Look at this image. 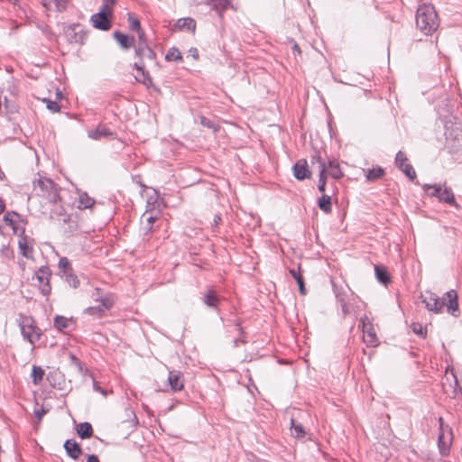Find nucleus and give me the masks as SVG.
I'll list each match as a JSON object with an SVG mask.
<instances>
[{"instance_id":"obj_1","label":"nucleus","mask_w":462,"mask_h":462,"mask_svg":"<svg viewBox=\"0 0 462 462\" xmlns=\"http://www.w3.org/2000/svg\"><path fill=\"white\" fill-rule=\"evenodd\" d=\"M422 302L430 311L439 312L444 306H447V310L454 317L459 315V309L457 304V294L456 291L450 290L446 292L443 298H439L437 294L431 291H425L420 296Z\"/></svg>"},{"instance_id":"obj_2","label":"nucleus","mask_w":462,"mask_h":462,"mask_svg":"<svg viewBox=\"0 0 462 462\" xmlns=\"http://www.w3.org/2000/svg\"><path fill=\"white\" fill-rule=\"evenodd\" d=\"M416 25L425 35L431 34L438 29L439 21L433 5L425 4L419 6L416 14Z\"/></svg>"},{"instance_id":"obj_3","label":"nucleus","mask_w":462,"mask_h":462,"mask_svg":"<svg viewBox=\"0 0 462 462\" xmlns=\"http://www.w3.org/2000/svg\"><path fill=\"white\" fill-rule=\"evenodd\" d=\"M332 284L334 293L340 303L345 317L359 310L358 303L361 300L347 285L338 286L334 282Z\"/></svg>"},{"instance_id":"obj_4","label":"nucleus","mask_w":462,"mask_h":462,"mask_svg":"<svg viewBox=\"0 0 462 462\" xmlns=\"http://www.w3.org/2000/svg\"><path fill=\"white\" fill-rule=\"evenodd\" d=\"M33 192L50 204L56 205L60 201L59 189L49 178L38 175V178L33 180Z\"/></svg>"},{"instance_id":"obj_5","label":"nucleus","mask_w":462,"mask_h":462,"mask_svg":"<svg viewBox=\"0 0 462 462\" xmlns=\"http://www.w3.org/2000/svg\"><path fill=\"white\" fill-rule=\"evenodd\" d=\"M439 433L438 437V447L442 456H447L449 453L450 446L453 440L452 430L448 425L444 423L441 417L439 418Z\"/></svg>"},{"instance_id":"obj_6","label":"nucleus","mask_w":462,"mask_h":462,"mask_svg":"<svg viewBox=\"0 0 462 462\" xmlns=\"http://www.w3.org/2000/svg\"><path fill=\"white\" fill-rule=\"evenodd\" d=\"M395 164L410 180L415 179L416 172L413 167L408 163V158L402 151H399L396 154Z\"/></svg>"},{"instance_id":"obj_7","label":"nucleus","mask_w":462,"mask_h":462,"mask_svg":"<svg viewBox=\"0 0 462 462\" xmlns=\"http://www.w3.org/2000/svg\"><path fill=\"white\" fill-rule=\"evenodd\" d=\"M35 278L39 282L41 291L43 295L51 293L50 278L51 272L48 267H42L35 273Z\"/></svg>"},{"instance_id":"obj_8","label":"nucleus","mask_w":462,"mask_h":462,"mask_svg":"<svg viewBox=\"0 0 462 462\" xmlns=\"http://www.w3.org/2000/svg\"><path fill=\"white\" fill-rule=\"evenodd\" d=\"M112 300L109 297H105L100 299V303L87 308L85 310V312L92 316L101 317L106 310H109L112 307Z\"/></svg>"},{"instance_id":"obj_9","label":"nucleus","mask_w":462,"mask_h":462,"mask_svg":"<svg viewBox=\"0 0 462 462\" xmlns=\"http://www.w3.org/2000/svg\"><path fill=\"white\" fill-rule=\"evenodd\" d=\"M110 17L111 16L106 14L104 12H98L91 15L90 21L94 28L108 31L111 27Z\"/></svg>"},{"instance_id":"obj_10","label":"nucleus","mask_w":462,"mask_h":462,"mask_svg":"<svg viewBox=\"0 0 462 462\" xmlns=\"http://www.w3.org/2000/svg\"><path fill=\"white\" fill-rule=\"evenodd\" d=\"M315 162L319 164L318 168L319 171V184L318 189L321 193H324L326 189L327 163L321 159L320 155L313 156L312 164H314Z\"/></svg>"},{"instance_id":"obj_11","label":"nucleus","mask_w":462,"mask_h":462,"mask_svg":"<svg viewBox=\"0 0 462 462\" xmlns=\"http://www.w3.org/2000/svg\"><path fill=\"white\" fill-rule=\"evenodd\" d=\"M159 212L146 210L141 217V229L144 234L152 230V224L158 219Z\"/></svg>"},{"instance_id":"obj_12","label":"nucleus","mask_w":462,"mask_h":462,"mask_svg":"<svg viewBox=\"0 0 462 462\" xmlns=\"http://www.w3.org/2000/svg\"><path fill=\"white\" fill-rule=\"evenodd\" d=\"M292 170L294 177L299 180L309 179L311 175L306 160L298 161L294 164Z\"/></svg>"},{"instance_id":"obj_13","label":"nucleus","mask_w":462,"mask_h":462,"mask_svg":"<svg viewBox=\"0 0 462 462\" xmlns=\"http://www.w3.org/2000/svg\"><path fill=\"white\" fill-rule=\"evenodd\" d=\"M33 240L26 236H23L20 237L18 242V246L20 249V253L26 257L27 259L32 258L33 254Z\"/></svg>"},{"instance_id":"obj_14","label":"nucleus","mask_w":462,"mask_h":462,"mask_svg":"<svg viewBox=\"0 0 462 462\" xmlns=\"http://www.w3.org/2000/svg\"><path fill=\"white\" fill-rule=\"evenodd\" d=\"M168 384L173 392L180 391L183 388V379L180 372L170 371Z\"/></svg>"},{"instance_id":"obj_15","label":"nucleus","mask_w":462,"mask_h":462,"mask_svg":"<svg viewBox=\"0 0 462 462\" xmlns=\"http://www.w3.org/2000/svg\"><path fill=\"white\" fill-rule=\"evenodd\" d=\"M113 133L104 125H98L96 129L89 130L88 136L93 140H100L101 138H113Z\"/></svg>"},{"instance_id":"obj_16","label":"nucleus","mask_w":462,"mask_h":462,"mask_svg":"<svg viewBox=\"0 0 462 462\" xmlns=\"http://www.w3.org/2000/svg\"><path fill=\"white\" fill-rule=\"evenodd\" d=\"M64 448L67 454L73 459H78L82 453V449L79 445L72 439H68L64 443Z\"/></svg>"},{"instance_id":"obj_17","label":"nucleus","mask_w":462,"mask_h":462,"mask_svg":"<svg viewBox=\"0 0 462 462\" xmlns=\"http://www.w3.org/2000/svg\"><path fill=\"white\" fill-rule=\"evenodd\" d=\"M202 301L209 308L216 309L219 302V296L214 290H208L202 297Z\"/></svg>"},{"instance_id":"obj_18","label":"nucleus","mask_w":462,"mask_h":462,"mask_svg":"<svg viewBox=\"0 0 462 462\" xmlns=\"http://www.w3.org/2000/svg\"><path fill=\"white\" fill-rule=\"evenodd\" d=\"M364 341L369 346H374L376 344V335L370 328V324L365 323V320L362 319Z\"/></svg>"},{"instance_id":"obj_19","label":"nucleus","mask_w":462,"mask_h":462,"mask_svg":"<svg viewBox=\"0 0 462 462\" xmlns=\"http://www.w3.org/2000/svg\"><path fill=\"white\" fill-rule=\"evenodd\" d=\"M114 38L119 43V45L125 50H127L130 47H132L134 42V39L133 37H129L128 35L124 34L118 31L114 32Z\"/></svg>"},{"instance_id":"obj_20","label":"nucleus","mask_w":462,"mask_h":462,"mask_svg":"<svg viewBox=\"0 0 462 462\" xmlns=\"http://www.w3.org/2000/svg\"><path fill=\"white\" fill-rule=\"evenodd\" d=\"M136 56L141 59H149L152 60L155 57L154 51L147 46L146 43H139L135 50Z\"/></svg>"},{"instance_id":"obj_21","label":"nucleus","mask_w":462,"mask_h":462,"mask_svg":"<svg viewBox=\"0 0 462 462\" xmlns=\"http://www.w3.org/2000/svg\"><path fill=\"white\" fill-rule=\"evenodd\" d=\"M134 66L138 71V75L135 76V79L146 86L152 84V79L149 77L148 73L144 71L143 65L136 62Z\"/></svg>"},{"instance_id":"obj_22","label":"nucleus","mask_w":462,"mask_h":462,"mask_svg":"<svg viewBox=\"0 0 462 462\" xmlns=\"http://www.w3.org/2000/svg\"><path fill=\"white\" fill-rule=\"evenodd\" d=\"M440 201L452 205L456 208H459V206L455 201L454 194L450 188L444 187V189L440 191L439 199Z\"/></svg>"},{"instance_id":"obj_23","label":"nucleus","mask_w":462,"mask_h":462,"mask_svg":"<svg viewBox=\"0 0 462 462\" xmlns=\"http://www.w3.org/2000/svg\"><path fill=\"white\" fill-rule=\"evenodd\" d=\"M327 174L334 179H339L343 176L339 163L337 161L333 160L328 162L327 164Z\"/></svg>"},{"instance_id":"obj_24","label":"nucleus","mask_w":462,"mask_h":462,"mask_svg":"<svg viewBox=\"0 0 462 462\" xmlns=\"http://www.w3.org/2000/svg\"><path fill=\"white\" fill-rule=\"evenodd\" d=\"M77 433L81 439H88L93 435V429L90 423L82 422L77 426Z\"/></svg>"},{"instance_id":"obj_25","label":"nucleus","mask_w":462,"mask_h":462,"mask_svg":"<svg viewBox=\"0 0 462 462\" xmlns=\"http://www.w3.org/2000/svg\"><path fill=\"white\" fill-rule=\"evenodd\" d=\"M177 27L180 30H187L189 32H194L196 29V22L194 19L187 17V18H180L177 21L176 23Z\"/></svg>"},{"instance_id":"obj_26","label":"nucleus","mask_w":462,"mask_h":462,"mask_svg":"<svg viewBox=\"0 0 462 462\" xmlns=\"http://www.w3.org/2000/svg\"><path fill=\"white\" fill-rule=\"evenodd\" d=\"M318 206L319 208L325 212L326 214H328L332 211V203H331V197L323 194L319 199H318Z\"/></svg>"},{"instance_id":"obj_27","label":"nucleus","mask_w":462,"mask_h":462,"mask_svg":"<svg viewBox=\"0 0 462 462\" xmlns=\"http://www.w3.org/2000/svg\"><path fill=\"white\" fill-rule=\"evenodd\" d=\"M384 174V170L379 166L365 171V177L368 180L374 181L381 179Z\"/></svg>"},{"instance_id":"obj_28","label":"nucleus","mask_w":462,"mask_h":462,"mask_svg":"<svg viewBox=\"0 0 462 462\" xmlns=\"http://www.w3.org/2000/svg\"><path fill=\"white\" fill-rule=\"evenodd\" d=\"M71 325H72V320L69 319H67L63 316H57L54 319V326L60 331L65 330L66 328H69Z\"/></svg>"},{"instance_id":"obj_29","label":"nucleus","mask_w":462,"mask_h":462,"mask_svg":"<svg viewBox=\"0 0 462 462\" xmlns=\"http://www.w3.org/2000/svg\"><path fill=\"white\" fill-rule=\"evenodd\" d=\"M22 333L24 338H26L31 344H33L36 340L39 339V334L34 331L32 327H28L27 328L23 326Z\"/></svg>"},{"instance_id":"obj_30","label":"nucleus","mask_w":462,"mask_h":462,"mask_svg":"<svg viewBox=\"0 0 462 462\" xmlns=\"http://www.w3.org/2000/svg\"><path fill=\"white\" fill-rule=\"evenodd\" d=\"M213 2V9L216 10L219 16L222 17V14L229 6H231L230 0H211Z\"/></svg>"},{"instance_id":"obj_31","label":"nucleus","mask_w":462,"mask_h":462,"mask_svg":"<svg viewBox=\"0 0 462 462\" xmlns=\"http://www.w3.org/2000/svg\"><path fill=\"white\" fill-rule=\"evenodd\" d=\"M374 270L376 278L380 282L386 284L388 282H390L388 272L384 267L375 266Z\"/></svg>"},{"instance_id":"obj_32","label":"nucleus","mask_w":462,"mask_h":462,"mask_svg":"<svg viewBox=\"0 0 462 462\" xmlns=\"http://www.w3.org/2000/svg\"><path fill=\"white\" fill-rule=\"evenodd\" d=\"M44 375V371L40 366H33L32 370V383L37 385L42 380Z\"/></svg>"},{"instance_id":"obj_33","label":"nucleus","mask_w":462,"mask_h":462,"mask_svg":"<svg viewBox=\"0 0 462 462\" xmlns=\"http://www.w3.org/2000/svg\"><path fill=\"white\" fill-rule=\"evenodd\" d=\"M59 268L61 273V276H63L66 273H69V272L73 271L70 262L66 257H61L59 261Z\"/></svg>"},{"instance_id":"obj_34","label":"nucleus","mask_w":462,"mask_h":462,"mask_svg":"<svg viewBox=\"0 0 462 462\" xmlns=\"http://www.w3.org/2000/svg\"><path fill=\"white\" fill-rule=\"evenodd\" d=\"M165 59L169 61H171V60L179 61V60H182V56L177 48H171L167 52Z\"/></svg>"},{"instance_id":"obj_35","label":"nucleus","mask_w":462,"mask_h":462,"mask_svg":"<svg viewBox=\"0 0 462 462\" xmlns=\"http://www.w3.org/2000/svg\"><path fill=\"white\" fill-rule=\"evenodd\" d=\"M115 4L116 0H103L99 12H104L106 14L112 16L113 6Z\"/></svg>"},{"instance_id":"obj_36","label":"nucleus","mask_w":462,"mask_h":462,"mask_svg":"<svg viewBox=\"0 0 462 462\" xmlns=\"http://www.w3.org/2000/svg\"><path fill=\"white\" fill-rule=\"evenodd\" d=\"M62 277H64L69 285L74 289L77 288L79 284V280L77 275L74 274L73 271L64 274Z\"/></svg>"},{"instance_id":"obj_37","label":"nucleus","mask_w":462,"mask_h":462,"mask_svg":"<svg viewBox=\"0 0 462 462\" xmlns=\"http://www.w3.org/2000/svg\"><path fill=\"white\" fill-rule=\"evenodd\" d=\"M79 207L88 208L94 204V199L88 197L86 193H83L79 196Z\"/></svg>"},{"instance_id":"obj_38","label":"nucleus","mask_w":462,"mask_h":462,"mask_svg":"<svg viewBox=\"0 0 462 462\" xmlns=\"http://www.w3.org/2000/svg\"><path fill=\"white\" fill-rule=\"evenodd\" d=\"M291 423L292 435L296 438L304 437L305 431H304L302 426L300 424H296L294 420H292V419L291 420Z\"/></svg>"},{"instance_id":"obj_39","label":"nucleus","mask_w":462,"mask_h":462,"mask_svg":"<svg viewBox=\"0 0 462 462\" xmlns=\"http://www.w3.org/2000/svg\"><path fill=\"white\" fill-rule=\"evenodd\" d=\"M423 189L425 190L431 189L432 191L430 193V195L431 197H437L438 199H439L440 191H441V189H442L441 185H439V184H435V185L425 184L423 186Z\"/></svg>"},{"instance_id":"obj_40","label":"nucleus","mask_w":462,"mask_h":462,"mask_svg":"<svg viewBox=\"0 0 462 462\" xmlns=\"http://www.w3.org/2000/svg\"><path fill=\"white\" fill-rule=\"evenodd\" d=\"M69 0H51L48 5L49 8L51 7V4L54 5V9L58 12H61L66 9L67 4Z\"/></svg>"},{"instance_id":"obj_41","label":"nucleus","mask_w":462,"mask_h":462,"mask_svg":"<svg viewBox=\"0 0 462 462\" xmlns=\"http://www.w3.org/2000/svg\"><path fill=\"white\" fill-rule=\"evenodd\" d=\"M128 23H129V27H130L131 30L139 32V30L141 28L140 22L132 14H128Z\"/></svg>"},{"instance_id":"obj_42","label":"nucleus","mask_w":462,"mask_h":462,"mask_svg":"<svg viewBox=\"0 0 462 462\" xmlns=\"http://www.w3.org/2000/svg\"><path fill=\"white\" fill-rule=\"evenodd\" d=\"M411 328L415 334L420 336L421 337H424L426 336V329L421 324L412 323Z\"/></svg>"},{"instance_id":"obj_43","label":"nucleus","mask_w":462,"mask_h":462,"mask_svg":"<svg viewBox=\"0 0 462 462\" xmlns=\"http://www.w3.org/2000/svg\"><path fill=\"white\" fill-rule=\"evenodd\" d=\"M91 297L97 303H100V299L108 296L104 295L100 289H95L94 291L92 292Z\"/></svg>"},{"instance_id":"obj_44","label":"nucleus","mask_w":462,"mask_h":462,"mask_svg":"<svg viewBox=\"0 0 462 462\" xmlns=\"http://www.w3.org/2000/svg\"><path fill=\"white\" fill-rule=\"evenodd\" d=\"M200 123L202 125L208 127V128H212L215 132L217 131V127L214 125V124L209 120L208 119L207 117L205 116H201L200 117Z\"/></svg>"},{"instance_id":"obj_45","label":"nucleus","mask_w":462,"mask_h":462,"mask_svg":"<svg viewBox=\"0 0 462 462\" xmlns=\"http://www.w3.org/2000/svg\"><path fill=\"white\" fill-rule=\"evenodd\" d=\"M47 102V108L52 112H59L60 111V106L57 102L51 101V100H46Z\"/></svg>"},{"instance_id":"obj_46","label":"nucleus","mask_w":462,"mask_h":462,"mask_svg":"<svg viewBox=\"0 0 462 462\" xmlns=\"http://www.w3.org/2000/svg\"><path fill=\"white\" fill-rule=\"evenodd\" d=\"M290 273L296 280L297 283H299V281L303 280V277L300 274V269L298 271L295 269H291Z\"/></svg>"},{"instance_id":"obj_47","label":"nucleus","mask_w":462,"mask_h":462,"mask_svg":"<svg viewBox=\"0 0 462 462\" xmlns=\"http://www.w3.org/2000/svg\"><path fill=\"white\" fill-rule=\"evenodd\" d=\"M45 413H46V411L43 408L34 411V415L38 419L39 421L42 419V417Z\"/></svg>"},{"instance_id":"obj_48","label":"nucleus","mask_w":462,"mask_h":462,"mask_svg":"<svg viewBox=\"0 0 462 462\" xmlns=\"http://www.w3.org/2000/svg\"><path fill=\"white\" fill-rule=\"evenodd\" d=\"M69 356H70V359L72 360V362L78 366V368L79 370H81L82 369L81 362L71 353H70Z\"/></svg>"},{"instance_id":"obj_49","label":"nucleus","mask_w":462,"mask_h":462,"mask_svg":"<svg viewBox=\"0 0 462 462\" xmlns=\"http://www.w3.org/2000/svg\"><path fill=\"white\" fill-rule=\"evenodd\" d=\"M298 285H299V291H300V294L305 295L306 294V288H305V285H304V280L299 281Z\"/></svg>"},{"instance_id":"obj_50","label":"nucleus","mask_w":462,"mask_h":462,"mask_svg":"<svg viewBox=\"0 0 462 462\" xmlns=\"http://www.w3.org/2000/svg\"><path fill=\"white\" fill-rule=\"evenodd\" d=\"M138 32V36H139V43H146L145 41H144V32L140 29Z\"/></svg>"},{"instance_id":"obj_51","label":"nucleus","mask_w":462,"mask_h":462,"mask_svg":"<svg viewBox=\"0 0 462 462\" xmlns=\"http://www.w3.org/2000/svg\"><path fill=\"white\" fill-rule=\"evenodd\" d=\"M138 32V36H139V43H146L145 41H144V32L140 29Z\"/></svg>"},{"instance_id":"obj_52","label":"nucleus","mask_w":462,"mask_h":462,"mask_svg":"<svg viewBox=\"0 0 462 462\" xmlns=\"http://www.w3.org/2000/svg\"><path fill=\"white\" fill-rule=\"evenodd\" d=\"M87 462H99V459L96 455H88Z\"/></svg>"},{"instance_id":"obj_53","label":"nucleus","mask_w":462,"mask_h":462,"mask_svg":"<svg viewBox=\"0 0 462 462\" xmlns=\"http://www.w3.org/2000/svg\"><path fill=\"white\" fill-rule=\"evenodd\" d=\"M64 208L61 206H58L55 214L61 216L63 214Z\"/></svg>"},{"instance_id":"obj_54","label":"nucleus","mask_w":462,"mask_h":462,"mask_svg":"<svg viewBox=\"0 0 462 462\" xmlns=\"http://www.w3.org/2000/svg\"><path fill=\"white\" fill-rule=\"evenodd\" d=\"M220 220L221 217L219 216H215L212 225L217 226L219 224Z\"/></svg>"},{"instance_id":"obj_55","label":"nucleus","mask_w":462,"mask_h":462,"mask_svg":"<svg viewBox=\"0 0 462 462\" xmlns=\"http://www.w3.org/2000/svg\"><path fill=\"white\" fill-rule=\"evenodd\" d=\"M94 390H95V391H97V392H100V393H102L103 394H105V392L100 388V386H98V385L97 384V383H96V382H94Z\"/></svg>"},{"instance_id":"obj_56","label":"nucleus","mask_w":462,"mask_h":462,"mask_svg":"<svg viewBox=\"0 0 462 462\" xmlns=\"http://www.w3.org/2000/svg\"><path fill=\"white\" fill-rule=\"evenodd\" d=\"M5 221L6 223H8V224H12V222H13V220H12V219H10V217H9L8 216H5Z\"/></svg>"},{"instance_id":"obj_57","label":"nucleus","mask_w":462,"mask_h":462,"mask_svg":"<svg viewBox=\"0 0 462 462\" xmlns=\"http://www.w3.org/2000/svg\"><path fill=\"white\" fill-rule=\"evenodd\" d=\"M293 49H294L295 51H297L298 52H300V47H299V45H298V44H296V43H295V44L293 45Z\"/></svg>"},{"instance_id":"obj_58","label":"nucleus","mask_w":462,"mask_h":462,"mask_svg":"<svg viewBox=\"0 0 462 462\" xmlns=\"http://www.w3.org/2000/svg\"><path fill=\"white\" fill-rule=\"evenodd\" d=\"M5 210V206L3 204H0V214L3 213Z\"/></svg>"},{"instance_id":"obj_59","label":"nucleus","mask_w":462,"mask_h":462,"mask_svg":"<svg viewBox=\"0 0 462 462\" xmlns=\"http://www.w3.org/2000/svg\"><path fill=\"white\" fill-rule=\"evenodd\" d=\"M235 346H237V339L234 341Z\"/></svg>"},{"instance_id":"obj_60","label":"nucleus","mask_w":462,"mask_h":462,"mask_svg":"<svg viewBox=\"0 0 462 462\" xmlns=\"http://www.w3.org/2000/svg\"><path fill=\"white\" fill-rule=\"evenodd\" d=\"M460 144H461V141L457 140V145H460Z\"/></svg>"},{"instance_id":"obj_61","label":"nucleus","mask_w":462,"mask_h":462,"mask_svg":"<svg viewBox=\"0 0 462 462\" xmlns=\"http://www.w3.org/2000/svg\"><path fill=\"white\" fill-rule=\"evenodd\" d=\"M453 377L456 378L455 375H453ZM455 383H456V385L457 384V379H455Z\"/></svg>"},{"instance_id":"obj_62","label":"nucleus","mask_w":462,"mask_h":462,"mask_svg":"<svg viewBox=\"0 0 462 462\" xmlns=\"http://www.w3.org/2000/svg\"><path fill=\"white\" fill-rule=\"evenodd\" d=\"M3 172L0 171V179L2 178Z\"/></svg>"}]
</instances>
